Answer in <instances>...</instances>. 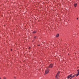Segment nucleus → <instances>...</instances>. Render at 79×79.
I'll list each match as a JSON object with an SVG mask.
<instances>
[{"label":"nucleus","mask_w":79,"mask_h":79,"mask_svg":"<svg viewBox=\"0 0 79 79\" xmlns=\"http://www.w3.org/2000/svg\"><path fill=\"white\" fill-rule=\"evenodd\" d=\"M53 64H51L48 67V68H53Z\"/></svg>","instance_id":"obj_1"},{"label":"nucleus","mask_w":79,"mask_h":79,"mask_svg":"<svg viewBox=\"0 0 79 79\" xmlns=\"http://www.w3.org/2000/svg\"><path fill=\"white\" fill-rule=\"evenodd\" d=\"M60 72L59 71L57 73L56 75V78H58V76H59V75H60Z\"/></svg>","instance_id":"obj_2"},{"label":"nucleus","mask_w":79,"mask_h":79,"mask_svg":"<svg viewBox=\"0 0 79 79\" xmlns=\"http://www.w3.org/2000/svg\"><path fill=\"white\" fill-rule=\"evenodd\" d=\"M49 71H50V70L48 69H47L45 71V73H44V74H48V73H49Z\"/></svg>","instance_id":"obj_3"},{"label":"nucleus","mask_w":79,"mask_h":79,"mask_svg":"<svg viewBox=\"0 0 79 79\" xmlns=\"http://www.w3.org/2000/svg\"><path fill=\"white\" fill-rule=\"evenodd\" d=\"M72 74H71L70 75H69L68 77H67V79H69V78H70V77H71V76H72Z\"/></svg>","instance_id":"obj_4"},{"label":"nucleus","mask_w":79,"mask_h":79,"mask_svg":"<svg viewBox=\"0 0 79 79\" xmlns=\"http://www.w3.org/2000/svg\"><path fill=\"white\" fill-rule=\"evenodd\" d=\"M76 76V75H73V76H72V75H71V77L70 78V79H71L72 78H73V77H75Z\"/></svg>","instance_id":"obj_5"},{"label":"nucleus","mask_w":79,"mask_h":79,"mask_svg":"<svg viewBox=\"0 0 79 79\" xmlns=\"http://www.w3.org/2000/svg\"><path fill=\"white\" fill-rule=\"evenodd\" d=\"M77 6V4L76 3H75L74 4V6L75 7H76V6Z\"/></svg>","instance_id":"obj_6"},{"label":"nucleus","mask_w":79,"mask_h":79,"mask_svg":"<svg viewBox=\"0 0 79 79\" xmlns=\"http://www.w3.org/2000/svg\"><path fill=\"white\" fill-rule=\"evenodd\" d=\"M36 32H37V31H33V34H35Z\"/></svg>","instance_id":"obj_7"},{"label":"nucleus","mask_w":79,"mask_h":79,"mask_svg":"<svg viewBox=\"0 0 79 79\" xmlns=\"http://www.w3.org/2000/svg\"><path fill=\"white\" fill-rule=\"evenodd\" d=\"M59 34H58L56 35V37H59Z\"/></svg>","instance_id":"obj_8"},{"label":"nucleus","mask_w":79,"mask_h":79,"mask_svg":"<svg viewBox=\"0 0 79 79\" xmlns=\"http://www.w3.org/2000/svg\"><path fill=\"white\" fill-rule=\"evenodd\" d=\"M78 75H79V72H78L77 74L76 75V77H77V76H78Z\"/></svg>","instance_id":"obj_9"},{"label":"nucleus","mask_w":79,"mask_h":79,"mask_svg":"<svg viewBox=\"0 0 79 79\" xmlns=\"http://www.w3.org/2000/svg\"><path fill=\"white\" fill-rule=\"evenodd\" d=\"M37 38V37L36 36H35L34 37V39H35Z\"/></svg>","instance_id":"obj_10"},{"label":"nucleus","mask_w":79,"mask_h":79,"mask_svg":"<svg viewBox=\"0 0 79 79\" xmlns=\"http://www.w3.org/2000/svg\"><path fill=\"white\" fill-rule=\"evenodd\" d=\"M3 79H6V78L5 77H4Z\"/></svg>","instance_id":"obj_11"},{"label":"nucleus","mask_w":79,"mask_h":79,"mask_svg":"<svg viewBox=\"0 0 79 79\" xmlns=\"http://www.w3.org/2000/svg\"><path fill=\"white\" fill-rule=\"evenodd\" d=\"M28 49H31V47H29V48H28Z\"/></svg>","instance_id":"obj_12"},{"label":"nucleus","mask_w":79,"mask_h":79,"mask_svg":"<svg viewBox=\"0 0 79 79\" xmlns=\"http://www.w3.org/2000/svg\"><path fill=\"white\" fill-rule=\"evenodd\" d=\"M38 46H40V44H39L38 45Z\"/></svg>","instance_id":"obj_13"},{"label":"nucleus","mask_w":79,"mask_h":79,"mask_svg":"<svg viewBox=\"0 0 79 79\" xmlns=\"http://www.w3.org/2000/svg\"><path fill=\"white\" fill-rule=\"evenodd\" d=\"M79 19V18H77V19Z\"/></svg>","instance_id":"obj_14"},{"label":"nucleus","mask_w":79,"mask_h":79,"mask_svg":"<svg viewBox=\"0 0 79 79\" xmlns=\"http://www.w3.org/2000/svg\"><path fill=\"white\" fill-rule=\"evenodd\" d=\"M11 51H12V49H11Z\"/></svg>","instance_id":"obj_15"},{"label":"nucleus","mask_w":79,"mask_h":79,"mask_svg":"<svg viewBox=\"0 0 79 79\" xmlns=\"http://www.w3.org/2000/svg\"><path fill=\"white\" fill-rule=\"evenodd\" d=\"M0 79H1V78H0Z\"/></svg>","instance_id":"obj_16"}]
</instances>
